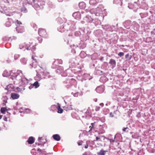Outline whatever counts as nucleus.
Instances as JSON below:
<instances>
[{
    "instance_id": "obj_1",
    "label": "nucleus",
    "mask_w": 155,
    "mask_h": 155,
    "mask_svg": "<svg viewBox=\"0 0 155 155\" xmlns=\"http://www.w3.org/2000/svg\"><path fill=\"white\" fill-rule=\"evenodd\" d=\"M104 7L102 5H100L96 8L95 15L97 16H99L102 13Z\"/></svg>"
},
{
    "instance_id": "obj_2",
    "label": "nucleus",
    "mask_w": 155,
    "mask_h": 155,
    "mask_svg": "<svg viewBox=\"0 0 155 155\" xmlns=\"http://www.w3.org/2000/svg\"><path fill=\"white\" fill-rule=\"evenodd\" d=\"M38 33L40 36L43 37H46L47 33L45 30L43 29L40 28L38 31Z\"/></svg>"
},
{
    "instance_id": "obj_3",
    "label": "nucleus",
    "mask_w": 155,
    "mask_h": 155,
    "mask_svg": "<svg viewBox=\"0 0 155 155\" xmlns=\"http://www.w3.org/2000/svg\"><path fill=\"white\" fill-rule=\"evenodd\" d=\"M16 30L18 33H22L24 31V27L22 26H17Z\"/></svg>"
},
{
    "instance_id": "obj_4",
    "label": "nucleus",
    "mask_w": 155,
    "mask_h": 155,
    "mask_svg": "<svg viewBox=\"0 0 155 155\" xmlns=\"http://www.w3.org/2000/svg\"><path fill=\"white\" fill-rule=\"evenodd\" d=\"M36 49L35 46L33 45L32 43H30L28 45L26 49L27 50H31L32 51H34Z\"/></svg>"
},
{
    "instance_id": "obj_5",
    "label": "nucleus",
    "mask_w": 155,
    "mask_h": 155,
    "mask_svg": "<svg viewBox=\"0 0 155 155\" xmlns=\"http://www.w3.org/2000/svg\"><path fill=\"white\" fill-rule=\"evenodd\" d=\"M73 16L74 17L75 19L77 20H79L81 18V14L78 12L74 13L73 14Z\"/></svg>"
},
{
    "instance_id": "obj_6",
    "label": "nucleus",
    "mask_w": 155,
    "mask_h": 155,
    "mask_svg": "<svg viewBox=\"0 0 155 155\" xmlns=\"http://www.w3.org/2000/svg\"><path fill=\"white\" fill-rule=\"evenodd\" d=\"M20 95L17 94L12 93L11 94V97L13 100L17 99L19 98Z\"/></svg>"
},
{
    "instance_id": "obj_7",
    "label": "nucleus",
    "mask_w": 155,
    "mask_h": 155,
    "mask_svg": "<svg viewBox=\"0 0 155 155\" xmlns=\"http://www.w3.org/2000/svg\"><path fill=\"white\" fill-rule=\"evenodd\" d=\"M109 64H110L112 66V68H114L116 65V62L115 60L111 59L110 60L109 62Z\"/></svg>"
},
{
    "instance_id": "obj_8",
    "label": "nucleus",
    "mask_w": 155,
    "mask_h": 155,
    "mask_svg": "<svg viewBox=\"0 0 155 155\" xmlns=\"http://www.w3.org/2000/svg\"><path fill=\"white\" fill-rule=\"evenodd\" d=\"M11 76H12V79L13 80L14 79H15L16 80H17V78L18 76V74L17 73L14 72L13 73L12 72L11 73Z\"/></svg>"
},
{
    "instance_id": "obj_9",
    "label": "nucleus",
    "mask_w": 155,
    "mask_h": 155,
    "mask_svg": "<svg viewBox=\"0 0 155 155\" xmlns=\"http://www.w3.org/2000/svg\"><path fill=\"white\" fill-rule=\"evenodd\" d=\"M100 2L99 0H90L89 1V3L91 5H94Z\"/></svg>"
},
{
    "instance_id": "obj_10",
    "label": "nucleus",
    "mask_w": 155,
    "mask_h": 155,
    "mask_svg": "<svg viewBox=\"0 0 155 155\" xmlns=\"http://www.w3.org/2000/svg\"><path fill=\"white\" fill-rule=\"evenodd\" d=\"M27 142L29 144H32L34 142L35 139L33 137H30L28 138Z\"/></svg>"
},
{
    "instance_id": "obj_11",
    "label": "nucleus",
    "mask_w": 155,
    "mask_h": 155,
    "mask_svg": "<svg viewBox=\"0 0 155 155\" xmlns=\"http://www.w3.org/2000/svg\"><path fill=\"white\" fill-rule=\"evenodd\" d=\"M52 137L54 140L56 141H59L61 139L60 136L58 134L53 135Z\"/></svg>"
},
{
    "instance_id": "obj_12",
    "label": "nucleus",
    "mask_w": 155,
    "mask_h": 155,
    "mask_svg": "<svg viewBox=\"0 0 155 155\" xmlns=\"http://www.w3.org/2000/svg\"><path fill=\"white\" fill-rule=\"evenodd\" d=\"M79 6L80 8L83 9L85 8L86 6V5L84 2H81L79 3Z\"/></svg>"
},
{
    "instance_id": "obj_13",
    "label": "nucleus",
    "mask_w": 155,
    "mask_h": 155,
    "mask_svg": "<svg viewBox=\"0 0 155 155\" xmlns=\"http://www.w3.org/2000/svg\"><path fill=\"white\" fill-rule=\"evenodd\" d=\"M8 110L6 108V107H2L1 108V112L4 114H5L6 111H7Z\"/></svg>"
},
{
    "instance_id": "obj_14",
    "label": "nucleus",
    "mask_w": 155,
    "mask_h": 155,
    "mask_svg": "<svg viewBox=\"0 0 155 155\" xmlns=\"http://www.w3.org/2000/svg\"><path fill=\"white\" fill-rule=\"evenodd\" d=\"M107 152V151L101 150L99 152L97 153V155H104L105 153Z\"/></svg>"
},
{
    "instance_id": "obj_15",
    "label": "nucleus",
    "mask_w": 155,
    "mask_h": 155,
    "mask_svg": "<svg viewBox=\"0 0 155 155\" xmlns=\"http://www.w3.org/2000/svg\"><path fill=\"white\" fill-rule=\"evenodd\" d=\"M58 113H61L63 112V110L61 107L60 105L59 104H58Z\"/></svg>"
},
{
    "instance_id": "obj_16",
    "label": "nucleus",
    "mask_w": 155,
    "mask_h": 155,
    "mask_svg": "<svg viewBox=\"0 0 155 155\" xmlns=\"http://www.w3.org/2000/svg\"><path fill=\"white\" fill-rule=\"evenodd\" d=\"M87 110L89 113H90L91 115L95 114V113L94 112V110L93 109H92V110H91L90 108H88V109H87Z\"/></svg>"
},
{
    "instance_id": "obj_17",
    "label": "nucleus",
    "mask_w": 155,
    "mask_h": 155,
    "mask_svg": "<svg viewBox=\"0 0 155 155\" xmlns=\"http://www.w3.org/2000/svg\"><path fill=\"white\" fill-rule=\"evenodd\" d=\"M16 89L17 90V92L21 93H22V92L23 91L25 90V88L21 89L19 87H17Z\"/></svg>"
},
{
    "instance_id": "obj_18",
    "label": "nucleus",
    "mask_w": 155,
    "mask_h": 155,
    "mask_svg": "<svg viewBox=\"0 0 155 155\" xmlns=\"http://www.w3.org/2000/svg\"><path fill=\"white\" fill-rule=\"evenodd\" d=\"M125 58L127 60H130L131 58V55H130L129 54H127L125 55Z\"/></svg>"
},
{
    "instance_id": "obj_19",
    "label": "nucleus",
    "mask_w": 155,
    "mask_h": 155,
    "mask_svg": "<svg viewBox=\"0 0 155 155\" xmlns=\"http://www.w3.org/2000/svg\"><path fill=\"white\" fill-rule=\"evenodd\" d=\"M33 85L35 86L36 88L38 87L39 86V83L38 81H36L33 84Z\"/></svg>"
},
{
    "instance_id": "obj_20",
    "label": "nucleus",
    "mask_w": 155,
    "mask_h": 155,
    "mask_svg": "<svg viewBox=\"0 0 155 155\" xmlns=\"http://www.w3.org/2000/svg\"><path fill=\"white\" fill-rule=\"evenodd\" d=\"M90 12L92 14H96V9H92L90 10Z\"/></svg>"
},
{
    "instance_id": "obj_21",
    "label": "nucleus",
    "mask_w": 155,
    "mask_h": 155,
    "mask_svg": "<svg viewBox=\"0 0 155 155\" xmlns=\"http://www.w3.org/2000/svg\"><path fill=\"white\" fill-rule=\"evenodd\" d=\"M36 58H37V57L35 55H32V59L36 63H37V61Z\"/></svg>"
},
{
    "instance_id": "obj_22",
    "label": "nucleus",
    "mask_w": 155,
    "mask_h": 155,
    "mask_svg": "<svg viewBox=\"0 0 155 155\" xmlns=\"http://www.w3.org/2000/svg\"><path fill=\"white\" fill-rule=\"evenodd\" d=\"M5 25L7 27H9L11 26V23L10 21H7L6 22Z\"/></svg>"
},
{
    "instance_id": "obj_23",
    "label": "nucleus",
    "mask_w": 155,
    "mask_h": 155,
    "mask_svg": "<svg viewBox=\"0 0 155 155\" xmlns=\"http://www.w3.org/2000/svg\"><path fill=\"white\" fill-rule=\"evenodd\" d=\"M3 76H6L8 75V74L7 71H4V73L3 74Z\"/></svg>"
},
{
    "instance_id": "obj_24",
    "label": "nucleus",
    "mask_w": 155,
    "mask_h": 155,
    "mask_svg": "<svg viewBox=\"0 0 155 155\" xmlns=\"http://www.w3.org/2000/svg\"><path fill=\"white\" fill-rule=\"evenodd\" d=\"M124 53L122 52H120L118 54V55L120 57L123 56H124Z\"/></svg>"
},
{
    "instance_id": "obj_25",
    "label": "nucleus",
    "mask_w": 155,
    "mask_h": 155,
    "mask_svg": "<svg viewBox=\"0 0 155 155\" xmlns=\"http://www.w3.org/2000/svg\"><path fill=\"white\" fill-rule=\"evenodd\" d=\"M83 141L82 140H80L79 141L78 143V146L81 145L82 144Z\"/></svg>"
},
{
    "instance_id": "obj_26",
    "label": "nucleus",
    "mask_w": 155,
    "mask_h": 155,
    "mask_svg": "<svg viewBox=\"0 0 155 155\" xmlns=\"http://www.w3.org/2000/svg\"><path fill=\"white\" fill-rule=\"evenodd\" d=\"M98 140H100V141H101V139L100 138V137H96V140H94V141H97Z\"/></svg>"
},
{
    "instance_id": "obj_27",
    "label": "nucleus",
    "mask_w": 155,
    "mask_h": 155,
    "mask_svg": "<svg viewBox=\"0 0 155 155\" xmlns=\"http://www.w3.org/2000/svg\"><path fill=\"white\" fill-rule=\"evenodd\" d=\"M94 123H92L91 124V128L89 130V132L90 131H91L92 130L93 128L94 127Z\"/></svg>"
},
{
    "instance_id": "obj_28",
    "label": "nucleus",
    "mask_w": 155,
    "mask_h": 155,
    "mask_svg": "<svg viewBox=\"0 0 155 155\" xmlns=\"http://www.w3.org/2000/svg\"><path fill=\"white\" fill-rule=\"evenodd\" d=\"M16 23L17 25H19L22 24L21 23V22L18 21V20H17V21H16Z\"/></svg>"
},
{
    "instance_id": "obj_29",
    "label": "nucleus",
    "mask_w": 155,
    "mask_h": 155,
    "mask_svg": "<svg viewBox=\"0 0 155 155\" xmlns=\"http://www.w3.org/2000/svg\"><path fill=\"white\" fill-rule=\"evenodd\" d=\"M100 109V107H97L95 108V110L96 111H99Z\"/></svg>"
},
{
    "instance_id": "obj_30",
    "label": "nucleus",
    "mask_w": 155,
    "mask_h": 155,
    "mask_svg": "<svg viewBox=\"0 0 155 155\" xmlns=\"http://www.w3.org/2000/svg\"><path fill=\"white\" fill-rule=\"evenodd\" d=\"M110 116L111 117H113L114 116V114L112 113H110Z\"/></svg>"
},
{
    "instance_id": "obj_31",
    "label": "nucleus",
    "mask_w": 155,
    "mask_h": 155,
    "mask_svg": "<svg viewBox=\"0 0 155 155\" xmlns=\"http://www.w3.org/2000/svg\"><path fill=\"white\" fill-rule=\"evenodd\" d=\"M105 133V131L103 130L101 132L98 133L99 134H103Z\"/></svg>"
},
{
    "instance_id": "obj_32",
    "label": "nucleus",
    "mask_w": 155,
    "mask_h": 155,
    "mask_svg": "<svg viewBox=\"0 0 155 155\" xmlns=\"http://www.w3.org/2000/svg\"><path fill=\"white\" fill-rule=\"evenodd\" d=\"M127 129V127H126V128H124L123 129V131H126V129Z\"/></svg>"
},
{
    "instance_id": "obj_33",
    "label": "nucleus",
    "mask_w": 155,
    "mask_h": 155,
    "mask_svg": "<svg viewBox=\"0 0 155 155\" xmlns=\"http://www.w3.org/2000/svg\"><path fill=\"white\" fill-rule=\"evenodd\" d=\"M42 139V137H39L38 138V140L39 141H40Z\"/></svg>"
},
{
    "instance_id": "obj_34",
    "label": "nucleus",
    "mask_w": 155,
    "mask_h": 155,
    "mask_svg": "<svg viewBox=\"0 0 155 155\" xmlns=\"http://www.w3.org/2000/svg\"><path fill=\"white\" fill-rule=\"evenodd\" d=\"M88 147V145L87 144H86L85 145L84 147L85 148H87Z\"/></svg>"
},
{
    "instance_id": "obj_35",
    "label": "nucleus",
    "mask_w": 155,
    "mask_h": 155,
    "mask_svg": "<svg viewBox=\"0 0 155 155\" xmlns=\"http://www.w3.org/2000/svg\"><path fill=\"white\" fill-rule=\"evenodd\" d=\"M87 152H85L82 154V155H87Z\"/></svg>"
},
{
    "instance_id": "obj_36",
    "label": "nucleus",
    "mask_w": 155,
    "mask_h": 155,
    "mask_svg": "<svg viewBox=\"0 0 155 155\" xmlns=\"http://www.w3.org/2000/svg\"><path fill=\"white\" fill-rule=\"evenodd\" d=\"M100 105L102 107L103 106L104 104L103 103H101L100 104Z\"/></svg>"
},
{
    "instance_id": "obj_37",
    "label": "nucleus",
    "mask_w": 155,
    "mask_h": 155,
    "mask_svg": "<svg viewBox=\"0 0 155 155\" xmlns=\"http://www.w3.org/2000/svg\"><path fill=\"white\" fill-rule=\"evenodd\" d=\"M4 120L5 121H7V118L6 117H5L4 119Z\"/></svg>"
},
{
    "instance_id": "obj_38",
    "label": "nucleus",
    "mask_w": 155,
    "mask_h": 155,
    "mask_svg": "<svg viewBox=\"0 0 155 155\" xmlns=\"http://www.w3.org/2000/svg\"><path fill=\"white\" fill-rule=\"evenodd\" d=\"M38 151L39 152H41V149H38Z\"/></svg>"
},
{
    "instance_id": "obj_39",
    "label": "nucleus",
    "mask_w": 155,
    "mask_h": 155,
    "mask_svg": "<svg viewBox=\"0 0 155 155\" xmlns=\"http://www.w3.org/2000/svg\"><path fill=\"white\" fill-rule=\"evenodd\" d=\"M19 47H20V48L21 49H22V48H23V47L21 45H19Z\"/></svg>"
},
{
    "instance_id": "obj_40",
    "label": "nucleus",
    "mask_w": 155,
    "mask_h": 155,
    "mask_svg": "<svg viewBox=\"0 0 155 155\" xmlns=\"http://www.w3.org/2000/svg\"><path fill=\"white\" fill-rule=\"evenodd\" d=\"M94 101H95V102H97V98H95L94 99Z\"/></svg>"
},
{
    "instance_id": "obj_41",
    "label": "nucleus",
    "mask_w": 155,
    "mask_h": 155,
    "mask_svg": "<svg viewBox=\"0 0 155 155\" xmlns=\"http://www.w3.org/2000/svg\"><path fill=\"white\" fill-rule=\"evenodd\" d=\"M58 1L59 2H61L63 0H58Z\"/></svg>"
},
{
    "instance_id": "obj_42",
    "label": "nucleus",
    "mask_w": 155,
    "mask_h": 155,
    "mask_svg": "<svg viewBox=\"0 0 155 155\" xmlns=\"http://www.w3.org/2000/svg\"><path fill=\"white\" fill-rule=\"evenodd\" d=\"M8 86H7V87L5 88V89H7V90H8V89H7V88H8Z\"/></svg>"
},
{
    "instance_id": "obj_43",
    "label": "nucleus",
    "mask_w": 155,
    "mask_h": 155,
    "mask_svg": "<svg viewBox=\"0 0 155 155\" xmlns=\"http://www.w3.org/2000/svg\"><path fill=\"white\" fill-rule=\"evenodd\" d=\"M91 126H90L89 127V128H90V129L91 128Z\"/></svg>"
},
{
    "instance_id": "obj_44",
    "label": "nucleus",
    "mask_w": 155,
    "mask_h": 155,
    "mask_svg": "<svg viewBox=\"0 0 155 155\" xmlns=\"http://www.w3.org/2000/svg\"><path fill=\"white\" fill-rule=\"evenodd\" d=\"M100 2H101L102 1V0H99Z\"/></svg>"
},
{
    "instance_id": "obj_45",
    "label": "nucleus",
    "mask_w": 155,
    "mask_h": 155,
    "mask_svg": "<svg viewBox=\"0 0 155 155\" xmlns=\"http://www.w3.org/2000/svg\"><path fill=\"white\" fill-rule=\"evenodd\" d=\"M104 114H106V113H104Z\"/></svg>"
}]
</instances>
